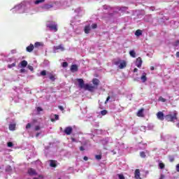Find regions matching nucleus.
<instances>
[{"label":"nucleus","mask_w":179,"mask_h":179,"mask_svg":"<svg viewBox=\"0 0 179 179\" xmlns=\"http://www.w3.org/2000/svg\"><path fill=\"white\" fill-rule=\"evenodd\" d=\"M62 66H63V68H66V66H68V62H63Z\"/></svg>","instance_id":"obj_38"},{"label":"nucleus","mask_w":179,"mask_h":179,"mask_svg":"<svg viewBox=\"0 0 179 179\" xmlns=\"http://www.w3.org/2000/svg\"><path fill=\"white\" fill-rule=\"evenodd\" d=\"M143 83H145V82H146V80H148V78L146 77V73H143V76L141 78Z\"/></svg>","instance_id":"obj_19"},{"label":"nucleus","mask_w":179,"mask_h":179,"mask_svg":"<svg viewBox=\"0 0 179 179\" xmlns=\"http://www.w3.org/2000/svg\"><path fill=\"white\" fill-rule=\"evenodd\" d=\"M39 136H40V133H37V134H36V138H38Z\"/></svg>","instance_id":"obj_55"},{"label":"nucleus","mask_w":179,"mask_h":179,"mask_svg":"<svg viewBox=\"0 0 179 179\" xmlns=\"http://www.w3.org/2000/svg\"><path fill=\"white\" fill-rule=\"evenodd\" d=\"M77 80L78 82L80 89H85V86H86V85H85V81L83 80V79L78 78Z\"/></svg>","instance_id":"obj_5"},{"label":"nucleus","mask_w":179,"mask_h":179,"mask_svg":"<svg viewBox=\"0 0 179 179\" xmlns=\"http://www.w3.org/2000/svg\"><path fill=\"white\" fill-rule=\"evenodd\" d=\"M41 45H42V43H40V42H36V43H35L34 47H35L36 48H38V47H41Z\"/></svg>","instance_id":"obj_29"},{"label":"nucleus","mask_w":179,"mask_h":179,"mask_svg":"<svg viewBox=\"0 0 179 179\" xmlns=\"http://www.w3.org/2000/svg\"><path fill=\"white\" fill-rule=\"evenodd\" d=\"M107 113H108L107 110H103L101 111V114L102 115H106Z\"/></svg>","instance_id":"obj_37"},{"label":"nucleus","mask_w":179,"mask_h":179,"mask_svg":"<svg viewBox=\"0 0 179 179\" xmlns=\"http://www.w3.org/2000/svg\"><path fill=\"white\" fill-rule=\"evenodd\" d=\"M45 2V0H36L34 1L35 5H38L39 3H43Z\"/></svg>","instance_id":"obj_24"},{"label":"nucleus","mask_w":179,"mask_h":179,"mask_svg":"<svg viewBox=\"0 0 179 179\" xmlns=\"http://www.w3.org/2000/svg\"><path fill=\"white\" fill-rule=\"evenodd\" d=\"M71 71L72 72H78V65L72 64L71 66Z\"/></svg>","instance_id":"obj_15"},{"label":"nucleus","mask_w":179,"mask_h":179,"mask_svg":"<svg viewBox=\"0 0 179 179\" xmlns=\"http://www.w3.org/2000/svg\"><path fill=\"white\" fill-rule=\"evenodd\" d=\"M83 159L85 162H87V160H89V158L87 157H84Z\"/></svg>","instance_id":"obj_49"},{"label":"nucleus","mask_w":179,"mask_h":179,"mask_svg":"<svg viewBox=\"0 0 179 179\" xmlns=\"http://www.w3.org/2000/svg\"><path fill=\"white\" fill-rule=\"evenodd\" d=\"M59 179H61V178H59Z\"/></svg>","instance_id":"obj_61"},{"label":"nucleus","mask_w":179,"mask_h":179,"mask_svg":"<svg viewBox=\"0 0 179 179\" xmlns=\"http://www.w3.org/2000/svg\"><path fill=\"white\" fill-rule=\"evenodd\" d=\"M177 115H178V113L176 110H174L173 112V114H169L165 115V120L169 122H174L176 120H178Z\"/></svg>","instance_id":"obj_1"},{"label":"nucleus","mask_w":179,"mask_h":179,"mask_svg":"<svg viewBox=\"0 0 179 179\" xmlns=\"http://www.w3.org/2000/svg\"><path fill=\"white\" fill-rule=\"evenodd\" d=\"M92 29H97V24H92Z\"/></svg>","instance_id":"obj_42"},{"label":"nucleus","mask_w":179,"mask_h":179,"mask_svg":"<svg viewBox=\"0 0 179 179\" xmlns=\"http://www.w3.org/2000/svg\"><path fill=\"white\" fill-rule=\"evenodd\" d=\"M117 177L119 179H125V176H124V175H122L121 173H118Z\"/></svg>","instance_id":"obj_32"},{"label":"nucleus","mask_w":179,"mask_h":179,"mask_svg":"<svg viewBox=\"0 0 179 179\" xmlns=\"http://www.w3.org/2000/svg\"><path fill=\"white\" fill-rule=\"evenodd\" d=\"M177 127L178 128H179V122L177 124Z\"/></svg>","instance_id":"obj_58"},{"label":"nucleus","mask_w":179,"mask_h":179,"mask_svg":"<svg viewBox=\"0 0 179 179\" xmlns=\"http://www.w3.org/2000/svg\"><path fill=\"white\" fill-rule=\"evenodd\" d=\"M176 57H177V58H179V52H176Z\"/></svg>","instance_id":"obj_53"},{"label":"nucleus","mask_w":179,"mask_h":179,"mask_svg":"<svg viewBox=\"0 0 179 179\" xmlns=\"http://www.w3.org/2000/svg\"><path fill=\"white\" fill-rule=\"evenodd\" d=\"M50 167H57V164L55 163V161L50 160Z\"/></svg>","instance_id":"obj_23"},{"label":"nucleus","mask_w":179,"mask_h":179,"mask_svg":"<svg viewBox=\"0 0 179 179\" xmlns=\"http://www.w3.org/2000/svg\"><path fill=\"white\" fill-rule=\"evenodd\" d=\"M29 69H30V71H33V66H28Z\"/></svg>","instance_id":"obj_50"},{"label":"nucleus","mask_w":179,"mask_h":179,"mask_svg":"<svg viewBox=\"0 0 179 179\" xmlns=\"http://www.w3.org/2000/svg\"><path fill=\"white\" fill-rule=\"evenodd\" d=\"M58 120H59V115H55V121H58Z\"/></svg>","instance_id":"obj_41"},{"label":"nucleus","mask_w":179,"mask_h":179,"mask_svg":"<svg viewBox=\"0 0 179 179\" xmlns=\"http://www.w3.org/2000/svg\"><path fill=\"white\" fill-rule=\"evenodd\" d=\"M134 178L142 179L141 178V171L139 169H136L134 172Z\"/></svg>","instance_id":"obj_6"},{"label":"nucleus","mask_w":179,"mask_h":179,"mask_svg":"<svg viewBox=\"0 0 179 179\" xmlns=\"http://www.w3.org/2000/svg\"><path fill=\"white\" fill-rule=\"evenodd\" d=\"M159 169H161V170H163V169H164V167H166V165H164V164L163 162H160L159 164Z\"/></svg>","instance_id":"obj_26"},{"label":"nucleus","mask_w":179,"mask_h":179,"mask_svg":"<svg viewBox=\"0 0 179 179\" xmlns=\"http://www.w3.org/2000/svg\"><path fill=\"white\" fill-rule=\"evenodd\" d=\"M135 36H136L137 37H139V36H142V30L137 29L135 32Z\"/></svg>","instance_id":"obj_22"},{"label":"nucleus","mask_w":179,"mask_h":179,"mask_svg":"<svg viewBox=\"0 0 179 179\" xmlns=\"http://www.w3.org/2000/svg\"><path fill=\"white\" fill-rule=\"evenodd\" d=\"M35 131H40V126H36Z\"/></svg>","instance_id":"obj_46"},{"label":"nucleus","mask_w":179,"mask_h":179,"mask_svg":"<svg viewBox=\"0 0 179 179\" xmlns=\"http://www.w3.org/2000/svg\"><path fill=\"white\" fill-rule=\"evenodd\" d=\"M133 72H134V73H136V72H138V69H137L136 68H135V69H134Z\"/></svg>","instance_id":"obj_51"},{"label":"nucleus","mask_w":179,"mask_h":179,"mask_svg":"<svg viewBox=\"0 0 179 179\" xmlns=\"http://www.w3.org/2000/svg\"><path fill=\"white\" fill-rule=\"evenodd\" d=\"M49 79H50L52 82H55V79H57V76L55 74H52V73H50Z\"/></svg>","instance_id":"obj_13"},{"label":"nucleus","mask_w":179,"mask_h":179,"mask_svg":"<svg viewBox=\"0 0 179 179\" xmlns=\"http://www.w3.org/2000/svg\"><path fill=\"white\" fill-rule=\"evenodd\" d=\"M80 150L81 152H83V150H85V148H84L83 146H80Z\"/></svg>","instance_id":"obj_48"},{"label":"nucleus","mask_w":179,"mask_h":179,"mask_svg":"<svg viewBox=\"0 0 179 179\" xmlns=\"http://www.w3.org/2000/svg\"><path fill=\"white\" fill-rule=\"evenodd\" d=\"M54 50H61L62 51H65V48H64L62 45H59L57 46H55Z\"/></svg>","instance_id":"obj_17"},{"label":"nucleus","mask_w":179,"mask_h":179,"mask_svg":"<svg viewBox=\"0 0 179 179\" xmlns=\"http://www.w3.org/2000/svg\"><path fill=\"white\" fill-rule=\"evenodd\" d=\"M95 159H96V160H101V155H95Z\"/></svg>","instance_id":"obj_35"},{"label":"nucleus","mask_w":179,"mask_h":179,"mask_svg":"<svg viewBox=\"0 0 179 179\" xmlns=\"http://www.w3.org/2000/svg\"><path fill=\"white\" fill-rule=\"evenodd\" d=\"M169 162H170L171 163H173V162H174V160H175V158H174L173 156L170 155V156L169 157Z\"/></svg>","instance_id":"obj_31"},{"label":"nucleus","mask_w":179,"mask_h":179,"mask_svg":"<svg viewBox=\"0 0 179 179\" xmlns=\"http://www.w3.org/2000/svg\"><path fill=\"white\" fill-rule=\"evenodd\" d=\"M73 131V129L72 127H67L64 129V132L66 134V135H71Z\"/></svg>","instance_id":"obj_4"},{"label":"nucleus","mask_w":179,"mask_h":179,"mask_svg":"<svg viewBox=\"0 0 179 179\" xmlns=\"http://www.w3.org/2000/svg\"><path fill=\"white\" fill-rule=\"evenodd\" d=\"M36 110H37L38 113H40V111H43V108L41 107H38L36 108Z\"/></svg>","instance_id":"obj_44"},{"label":"nucleus","mask_w":179,"mask_h":179,"mask_svg":"<svg viewBox=\"0 0 179 179\" xmlns=\"http://www.w3.org/2000/svg\"><path fill=\"white\" fill-rule=\"evenodd\" d=\"M48 27L51 30H54V31H58V28L57 27V24H50L48 25Z\"/></svg>","instance_id":"obj_9"},{"label":"nucleus","mask_w":179,"mask_h":179,"mask_svg":"<svg viewBox=\"0 0 179 179\" xmlns=\"http://www.w3.org/2000/svg\"><path fill=\"white\" fill-rule=\"evenodd\" d=\"M20 73H24V72H26V70L24 69H21L20 70Z\"/></svg>","instance_id":"obj_45"},{"label":"nucleus","mask_w":179,"mask_h":179,"mask_svg":"<svg viewBox=\"0 0 179 179\" xmlns=\"http://www.w3.org/2000/svg\"><path fill=\"white\" fill-rule=\"evenodd\" d=\"M157 117L158 120H160V121H163L164 120V113H163V112H158L157 113Z\"/></svg>","instance_id":"obj_8"},{"label":"nucleus","mask_w":179,"mask_h":179,"mask_svg":"<svg viewBox=\"0 0 179 179\" xmlns=\"http://www.w3.org/2000/svg\"><path fill=\"white\" fill-rule=\"evenodd\" d=\"M51 8H52V5H51V4H45L43 6L44 9H51Z\"/></svg>","instance_id":"obj_25"},{"label":"nucleus","mask_w":179,"mask_h":179,"mask_svg":"<svg viewBox=\"0 0 179 179\" xmlns=\"http://www.w3.org/2000/svg\"><path fill=\"white\" fill-rule=\"evenodd\" d=\"M92 83H93L94 86L96 87V89H97V86H99L100 85V80L97 78H94L92 80Z\"/></svg>","instance_id":"obj_11"},{"label":"nucleus","mask_w":179,"mask_h":179,"mask_svg":"<svg viewBox=\"0 0 179 179\" xmlns=\"http://www.w3.org/2000/svg\"><path fill=\"white\" fill-rule=\"evenodd\" d=\"M124 68H127V62L122 60L120 64L119 65V69H124Z\"/></svg>","instance_id":"obj_10"},{"label":"nucleus","mask_w":179,"mask_h":179,"mask_svg":"<svg viewBox=\"0 0 179 179\" xmlns=\"http://www.w3.org/2000/svg\"><path fill=\"white\" fill-rule=\"evenodd\" d=\"M108 100H110V96H108L105 101V104H107L108 103Z\"/></svg>","instance_id":"obj_47"},{"label":"nucleus","mask_w":179,"mask_h":179,"mask_svg":"<svg viewBox=\"0 0 179 179\" xmlns=\"http://www.w3.org/2000/svg\"><path fill=\"white\" fill-rule=\"evenodd\" d=\"M142 62H143L142 58L138 57L136 59V65L137 68H141L142 66Z\"/></svg>","instance_id":"obj_7"},{"label":"nucleus","mask_w":179,"mask_h":179,"mask_svg":"<svg viewBox=\"0 0 179 179\" xmlns=\"http://www.w3.org/2000/svg\"><path fill=\"white\" fill-rule=\"evenodd\" d=\"M7 146H8V148H12V146H13V143H12V142H8V143H7Z\"/></svg>","instance_id":"obj_39"},{"label":"nucleus","mask_w":179,"mask_h":179,"mask_svg":"<svg viewBox=\"0 0 179 179\" xmlns=\"http://www.w3.org/2000/svg\"><path fill=\"white\" fill-rule=\"evenodd\" d=\"M121 62H122V60L117 59V61L115 62V65L120 66V65L121 64Z\"/></svg>","instance_id":"obj_27"},{"label":"nucleus","mask_w":179,"mask_h":179,"mask_svg":"<svg viewBox=\"0 0 179 179\" xmlns=\"http://www.w3.org/2000/svg\"><path fill=\"white\" fill-rule=\"evenodd\" d=\"M150 71H155V66H151V67H150Z\"/></svg>","instance_id":"obj_52"},{"label":"nucleus","mask_w":179,"mask_h":179,"mask_svg":"<svg viewBox=\"0 0 179 179\" xmlns=\"http://www.w3.org/2000/svg\"><path fill=\"white\" fill-rule=\"evenodd\" d=\"M31 128V124L30 123H28L27 125H26V129H29Z\"/></svg>","instance_id":"obj_40"},{"label":"nucleus","mask_w":179,"mask_h":179,"mask_svg":"<svg viewBox=\"0 0 179 179\" xmlns=\"http://www.w3.org/2000/svg\"><path fill=\"white\" fill-rule=\"evenodd\" d=\"M15 66H16V63H13L11 64L8 65V68H9V69H10L11 68H13Z\"/></svg>","instance_id":"obj_30"},{"label":"nucleus","mask_w":179,"mask_h":179,"mask_svg":"<svg viewBox=\"0 0 179 179\" xmlns=\"http://www.w3.org/2000/svg\"><path fill=\"white\" fill-rule=\"evenodd\" d=\"M129 55L132 57V58L136 57V52H135V50H130L129 51Z\"/></svg>","instance_id":"obj_21"},{"label":"nucleus","mask_w":179,"mask_h":179,"mask_svg":"<svg viewBox=\"0 0 179 179\" xmlns=\"http://www.w3.org/2000/svg\"><path fill=\"white\" fill-rule=\"evenodd\" d=\"M173 47H179V40L176 41L174 44H173Z\"/></svg>","instance_id":"obj_36"},{"label":"nucleus","mask_w":179,"mask_h":179,"mask_svg":"<svg viewBox=\"0 0 179 179\" xmlns=\"http://www.w3.org/2000/svg\"><path fill=\"white\" fill-rule=\"evenodd\" d=\"M34 50V45L30 44L28 47H27V52H31Z\"/></svg>","instance_id":"obj_12"},{"label":"nucleus","mask_w":179,"mask_h":179,"mask_svg":"<svg viewBox=\"0 0 179 179\" xmlns=\"http://www.w3.org/2000/svg\"><path fill=\"white\" fill-rule=\"evenodd\" d=\"M90 30H91L90 25H87L85 27L84 31L85 34H89V33H90Z\"/></svg>","instance_id":"obj_16"},{"label":"nucleus","mask_w":179,"mask_h":179,"mask_svg":"<svg viewBox=\"0 0 179 179\" xmlns=\"http://www.w3.org/2000/svg\"><path fill=\"white\" fill-rule=\"evenodd\" d=\"M159 101H162V103H166V99L163 98V96H159L158 99Z\"/></svg>","instance_id":"obj_28"},{"label":"nucleus","mask_w":179,"mask_h":179,"mask_svg":"<svg viewBox=\"0 0 179 179\" xmlns=\"http://www.w3.org/2000/svg\"><path fill=\"white\" fill-rule=\"evenodd\" d=\"M143 111H145V109L143 108L138 110L136 114L137 117H143Z\"/></svg>","instance_id":"obj_14"},{"label":"nucleus","mask_w":179,"mask_h":179,"mask_svg":"<svg viewBox=\"0 0 179 179\" xmlns=\"http://www.w3.org/2000/svg\"><path fill=\"white\" fill-rule=\"evenodd\" d=\"M33 179H39L38 178H34Z\"/></svg>","instance_id":"obj_59"},{"label":"nucleus","mask_w":179,"mask_h":179,"mask_svg":"<svg viewBox=\"0 0 179 179\" xmlns=\"http://www.w3.org/2000/svg\"><path fill=\"white\" fill-rule=\"evenodd\" d=\"M20 65L22 68H26L27 66V61L23 60L20 62Z\"/></svg>","instance_id":"obj_20"},{"label":"nucleus","mask_w":179,"mask_h":179,"mask_svg":"<svg viewBox=\"0 0 179 179\" xmlns=\"http://www.w3.org/2000/svg\"><path fill=\"white\" fill-rule=\"evenodd\" d=\"M140 156L141 157L145 158L146 157V154L145 153V152L143 151L140 152Z\"/></svg>","instance_id":"obj_34"},{"label":"nucleus","mask_w":179,"mask_h":179,"mask_svg":"<svg viewBox=\"0 0 179 179\" xmlns=\"http://www.w3.org/2000/svg\"><path fill=\"white\" fill-rule=\"evenodd\" d=\"M8 128L10 131H15L16 129V124H10Z\"/></svg>","instance_id":"obj_18"},{"label":"nucleus","mask_w":179,"mask_h":179,"mask_svg":"<svg viewBox=\"0 0 179 179\" xmlns=\"http://www.w3.org/2000/svg\"><path fill=\"white\" fill-rule=\"evenodd\" d=\"M38 177H39V178H43V176H41V175H39Z\"/></svg>","instance_id":"obj_56"},{"label":"nucleus","mask_w":179,"mask_h":179,"mask_svg":"<svg viewBox=\"0 0 179 179\" xmlns=\"http://www.w3.org/2000/svg\"><path fill=\"white\" fill-rule=\"evenodd\" d=\"M27 174L30 176L31 177H33L34 176H37V171L33 168H29L27 170Z\"/></svg>","instance_id":"obj_2"},{"label":"nucleus","mask_w":179,"mask_h":179,"mask_svg":"<svg viewBox=\"0 0 179 179\" xmlns=\"http://www.w3.org/2000/svg\"><path fill=\"white\" fill-rule=\"evenodd\" d=\"M58 108L59 109L60 111H63L64 112V106H59Z\"/></svg>","instance_id":"obj_43"},{"label":"nucleus","mask_w":179,"mask_h":179,"mask_svg":"<svg viewBox=\"0 0 179 179\" xmlns=\"http://www.w3.org/2000/svg\"><path fill=\"white\" fill-rule=\"evenodd\" d=\"M1 166H0V170H1Z\"/></svg>","instance_id":"obj_60"},{"label":"nucleus","mask_w":179,"mask_h":179,"mask_svg":"<svg viewBox=\"0 0 179 179\" xmlns=\"http://www.w3.org/2000/svg\"><path fill=\"white\" fill-rule=\"evenodd\" d=\"M50 121H51L52 122H55V119H54V118H52V119H50Z\"/></svg>","instance_id":"obj_54"},{"label":"nucleus","mask_w":179,"mask_h":179,"mask_svg":"<svg viewBox=\"0 0 179 179\" xmlns=\"http://www.w3.org/2000/svg\"><path fill=\"white\" fill-rule=\"evenodd\" d=\"M71 140L73 142H75V138H72Z\"/></svg>","instance_id":"obj_57"},{"label":"nucleus","mask_w":179,"mask_h":179,"mask_svg":"<svg viewBox=\"0 0 179 179\" xmlns=\"http://www.w3.org/2000/svg\"><path fill=\"white\" fill-rule=\"evenodd\" d=\"M45 75H47V71L43 70V71H41V76H45Z\"/></svg>","instance_id":"obj_33"},{"label":"nucleus","mask_w":179,"mask_h":179,"mask_svg":"<svg viewBox=\"0 0 179 179\" xmlns=\"http://www.w3.org/2000/svg\"><path fill=\"white\" fill-rule=\"evenodd\" d=\"M84 87L85 90H88V92H94V89L96 88V87L89 84H85Z\"/></svg>","instance_id":"obj_3"}]
</instances>
